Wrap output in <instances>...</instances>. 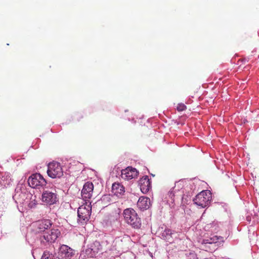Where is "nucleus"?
<instances>
[{
  "mask_svg": "<svg viewBox=\"0 0 259 259\" xmlns=\"http://www.w3.org/2000/svg\"><path fill=\"white\" fill-rule=\"evenodd\" d=\"M182 187L181 182L176 183L175 186L168 192L165 197L167 202L172 204L176 200L181 199L183 203H187L190 200V197L187 196L186 198H185Z\"/></svg>",
  "mask_w": 259,
  "mask_h": 259,
  "instance_id": "nucleus-1",
  "label": "nucleus"
},
{
  "mask_svg": "<svg viewBox=\"0 0 259 259\" xmlns=\"http://www.w3.org/2000/svg\"><path fill=\"white\" fill-rule=\"evenodd\" d=\"M52 224V221L49 219L36 221L33 223L31 226V233L37 239L40 237V234H43L49 230Z\"/></svg>",
  "mask_w": 259,
  "mask_h": 259,
  "instance_id": "nucleus-2",
  "label": "nucleus"
},
{
  "mask_svg": "<svg viewBox=\"0 0 259 259\" xmlns=\"http://www.w3.org/2000/svg\"><path fill=\"white\" fill-rule=\"evenodd\" d=\"M123 216L125 222L133 228L140 229L141 227V220L134 209H125L123 211Z\"/></svg>",
  "mask_w": 259,
  "mask_h": 259,
  "instance_id": "nucleus-3",
  "label": "nucleus"
},
{
  "mask_svg": "<svg viewBox=\"0 0 259 259\" xmlns=\"http://www.w3.org/2000/svg\"><path fill=\"white\" fill-rule=\"evenodd\" d=\"M41 200L47 205H51L57 203L59 201L55 187L52 184L47 189L44 188L41 195Z\"/></svg>",
  "mask_w": 259,
  "mask_h": 259,
  "instance_id": "nucleus-4",
  "label": "nucleus"
},
{
  "mask_svg": "<svg viewBox=\"0 0 259 259\" xmlns=\"http://www.w3.org/2000/svg\"><path fill=\"white\" fill-rule=\"evenodd\" d=\"M28 183L31 187L38 189H47L52 185V184L47 183L43 176L38 173L31 175L28 179Z\"/></svg>",
  "mask_w": 259,
  "mask_h": 259,
  "instance_id": "nucleus-5",
  "label": "nucleus"
},
{
  "mask_svg": "<svg viewBox=\"0 0 259 259\" xmlns=\"http://www.w3.org/2000/svg\"><path fill=\"white\" fill-rule=\"evenodd\" d=\"M60 234V231L57 228H52L45 232L43 234H40V237L38 239L40 243L44 246L54 243Z\"/></svg>",
  "mask_w": 259,
  "mask_h": 259,
  "instance_id": "nucleus-6",
  "label": "nucleus"
},
{
  "mask_svg": "<svg viewBox=\"0 0 259 259\" xmlns=\"http://www.w3.org/2000/svg\"><path fill=\"white\" fill-rule=\"evenodd\" d=\"M211 194L209 191H202L193 199L194 203L202 208L208 206L210 203Z\"/></svg>",
  "mask_w": 259,
  "mask_h": 259,
  "instance_id": "nucleus-7",
  "label": "nucleus"
},
{
  "mask_svg": "<svg viewBox=\"0 0 259 259\" xmlns=\"http://www.w3.org/2000/svg\"><path fill=\"white\" fill-rule=\"evenodd\" d=\"M219 241L223 242V237L211 234L209 236H205L204 238L200 239L199 242L206 251H212L214 250V248L211 249L209 245H213Z\"/></svg>",
  "mask_w": 259,
  "mask_h": 259,
  "instance_id": "nucleus-8",
  "label": "nucleus"
},
{
  "mask_svg": "<svg viewBox=\"0 0 259 259\" xmlns=\"http://www.w3.org/2000/svg\"><path fill=\"white\" fill-rule=\"evenodd\" d=\"M48 175L53 178H60L63 175V171L60 163H48Z\"/></svg>",
  "mask_w": 259,
  "mask_h": 259,
  "instance_id": "nucleus-9",
  "label": "nucleus"
},
{
  "mask_svg": "<svg viewBox=\"0 0 259 259\" xmlns=\"http://www.w3.org/2000/svg\"><path fill=\"white\" fill-rule=\"evenodd\" d=\"M92 207L90 204L80 206L77 210L78 221L83 224L88 222L91 214Z\"/></svg>",
  "mask_w": 259,
  "mask_h": 259,
  "instance_id": "nucleus-10",
  "label": "nucleus"
},
{
  "mask_svg": "<svg viewBox=\"0 0 259 259\" xmlns=\"http://www.w3.org/2000/svg\"><path fill=\"white\" fill-rule=\"evenodd\" d=\"M158 236L167 242L171 243L174 241V232L166 227H159L156 232Z\"/></svg>",
  "mask_w": 259,
  "mask_h": 259,
  "instance_id": "nucleus-11",
  "label": "nucleus"
},
{
  "mask_svg": "<svg viewBox=\"0 0 259 259\" xmlns=\"http://www.w3.org/2000/svg\"><path fill=\"white\" fill-rule=\"evenodd\" d=\"M102 250V246L100 242L96 241L90 244L83 251L88 257H93L99 252L101 251Z\"/></svg>",
  "mask_w": 259,
  "mask_h": 259,
  "instance_id": "nucleus-12",
  "label": "nucleus"
},
{
  "mask_svg": "<svg viewBox=\"0 0 259 259\" xmlns=\"http://www.w3.org/2000/svg\"><path fill=\"white\" fill-rule=\"evenodd\" d=\"M75 254V251L66 245H62L59 248L58 259H71Z\"/></svg>",
  "mask_w": 259,
  "mask_h": 259,
  "instance_id": "nucleus-13",
  "label": "nucleus"
},
{
  "mask_svg": "<svg viewBox=\"0 0 259 259\" xmlns=\"http://www.w3.org/2000/svg\"><path fill=\"white\" fill-rule=\"evenodd\" d=\"M121 172V178L125 180H130L135 178L139 174V171L137 169L131 166H128L122 169Z\"/></svg>",
  "mask_w": 259,
  "mask_h": 259,
  "instance_id": "nucleus-14",
  "label": "nucleus"
},
{
  "mask_svg": "<svg viewBox=\"0 0 259 259\" xmlns=\"http://www.w3.org/2000/svg\"><path fill=\"white\" fill-rule=\"evenodd\" d=\"M94 185L91 182L85 183L81 191V196L82 199L87 201L92 196Z\"/></svg>",
  "mask_w": 259,
  "mask_h": 259,
  "instance_id": "nucleus-15",
  "label": "nucleus"
},
{
  "mask_svg": "<svg viewBox=\"0 0 259 259\" xmlns=\"http://www.w3.org/2000/svg\"><path fill=\"white\" fill-rule=\"evenodd\" d=\"M139 185L143 193H147L151 188V182L148 176H145L139 181Z\"/></svg>",
  "mask_w": 259,
  "mask_h": 259,
  "instance_id": "nucleus-16",
  "label": "nucleus"
},
{
  "mask_svg": "<svg viewBox=\"0 0 259 259\" xmlns=\"http://www.w3.org/2000/svg\"><path fill=\"white\" fill-rule=\"evenodd\" d=\"M26 194L23 192L21 189H16L14 195L13 196V199L16 203H23L26 199Z\"/></svg>",
  "mask_w": 259,
  "mask_h": 259,
  "instance_id": "nucleus-17",
  "label": "nucleus"
},
{
  "mask_svg": "<svg viewBox=\"0 0 259 259\" xmlns=\"http://www.w3.org/2000/svg\"><path fill=\"white\" fill-rule=\"evenodd\" d=\"M124 187L119 183H114L112 186V192L114 195L120 197L125 192Z\"/></svg>",
  "mask_w": 259,
  "mask_h": 259,
  "instance_id": "nucleus-18",
  "label": "nucleus"
},
{
  "mask_svg": "<svg viewBox=\"0 0 259 259\" xmlns=\"http://www.w3.org/2000/svg\"><path fill=\"white\" fill-rule=\"evenodd\" d=\"M150 205V199L148 197H140L137 202V206L140 209H147Z\"/></svg>",
  "mask_w": 259,
  "mask_h": 259,
  "instance_id": "nucleus-19",
  "label": "nucleus"
},
{
  "mask_svg": "<svg viewBox=\"0 0 259 259\" xmlns=\"http://www.w3.org/2000/svg\"><path fill=\"white\" fill-rule=\"evenodd\" d=\"M115 241L116 243L120 245L121 243L123 242L125 243L127 242H129L130 241V237L128 235H124L122 237L116 238Z\"/></svg>",
  "mask_w": 259,
  "mask_h": 259,
  "instance_id": "nucleus-20",
  "label": "nucleus"
},
{
  "mask_svg": "<svg viewBox=\"0 0 259 259\" xmlns=\"http://www.w3.org/2000/svg\"><path fill=\"white\" fill-rule=\"evenodd\" d=\"M41 259H57V258H54L53 254L50 253L49 251H44Z\"/></svg>",
  "mask_w": 259,
  "mask_h": 259,
  "instance_id": "nucleus-21",
  "label": "nucleus"
},
{
  "mask_svg": "<svg viewBox=\"0 0 259 259\" xmlns=\"http://www.w3.org/2000/svg\"><path fill=\"white\" fill-rule=\"evenodd\" d=\"M177 109L178 111H183L186 109V106L183 103H180L177 105Z\"/></svg>",
  "mask_w": 259,
  "mask_h": 259,
  "instance_id": "nucleus-22",
  "label": "nucleus"
},
{
  "mask_svg": "<svg viewBox=\"0 0 259 259\" xmlns=\"http://www.w3.org/2000/svg\"><path fill=\"white\" fill-rule=\"evenodd\" d=\"M36 204H37L36 201L35 199H32L29 202L28 206L29 208H32L35 207Z\"/></svg>",
  "mask_w": 259,
  "mask_h": 259,
  "instance_id": "nucleus-23",
  "label": "nucleus"
},
{
  "mask_svg": "<svg viewBox=\"0 0 259 259\" xmlns=\"http://www.w3.org/2000/svg\"><path fill=\"white\" fill-rule=\"evenodd\" d=\"M110 199L109 195H104L102 197L101 200L102 201H107L109 202V200Z\"/></svg>",
  "mask_w": 259,
  "mask_h": 259,
  "instance_id": "nucleus-24",
  "label": "nucleus"
}]
</instances>
